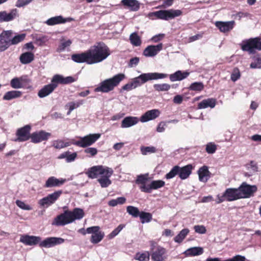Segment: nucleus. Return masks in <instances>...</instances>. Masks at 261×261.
I'll return each instance as SVG.
<instances>
[{
  "label": "nucleus",
  "instance_id": "25",
  "mask_svg": "<svg viewBox=\"0 0 261 261\" xmlns=\"http://www.w3.org/2000/svg\"><path fill=\"white\" fill-rule=\"evenodd\" d=\"M198 174L199 180L204 182H206L211 177V172L206 166L200 167L198 170Z\"/></svg>",
  "mask_w": 261,
  "mask_h": 261
},
{
  "label": "nucleus",
  "instance_id": "61",
  "mask_svg": "<svg viewBox=\"0 0 261 261\" xmlns=\"http://www.w3.org/2000/svg\"><path fill=\"white\" fill-rule=\"evenodd\" d=\"M33 1V0H17L15 6L18 8L22 7L28 5Z\"/></svg>",
  "mask_w": 261,
  "mask_h": 261
},
{
  "label": "nucleus",
  "instance_id": "63",
  "mask_svg": "<svg viewBox=\"0 0 261 261\" xmlns=\"http://www.w3.org/2000/svg\"><path fill=\"white\" fill-rule=\"evenodd\" d=\"M84 152L86 153H89L91 156H93L97 154V150L96 148L94 147H89L85 149Z\"/></svg>",
  "mask_w": 261,
  "mask_h": 261
},
{
  "label": "nucleus",
  "instance_id": "27",
  "mask_svg": "<svg viewBox=\"0 0 261 261\" xmlns=\"http://www.w3.org/2000/svg\"><path fill=\"white\" fill-rule=\"evenodd\" d=\"M165 185V181L162 180H153L150 185H148V188L143 187V191L145 193H150L152 190H156L164 187Z\"/></svg>",
  "mask_w": 261,
  "mask_h": 261
},
{
  "label": "nucleus",
  "instance_id": "41",
  "mask_svg": "<svg viewBox=\"0 0 261 261\" xmlns=\"http://www.w3.org/2000/svg\"><path fill=\"white\" fill-rule=\"evenodd\" d=\"M66 224L63 213L57 216L52 222V225L56 226H64Z\"/></svg>",
  "mask_w": 261,
  "mask_h": 261
},
{
  "label": "nucleus",
  "instance_id": "2",
  "mask_svg": "<svg viewBox=\"0 0 261 261\" xmlns=\"http://www.w3.org/2000/svg\"><path fill=\"white\" fill-rule=\"evenodd\" d=\"M75 81V79L72 76L64 77L60 74H55L51 80V83L44 86L38 92V96L40 98L47 96L57 88L59 84H68Z\"/></svg>",
  "mask_w": 261,
  "mask_h": 261
},
{
  "label": "nucleus",
  "instance_id": "13",
  "mask_svg": "<svg viewBox=\"0 0 261 261\" xmlns=\"http://www.w3.org/2000/svg\"><path fill=\"white\" fill-rule=\"evenodd\" d=\"M167 249L161 246H158L155 250L150 252V256L152 261H166L167 258Z\"/></svg>",
  "mask_w": 261,
  "mask_h": 261
},
{
  "label": "nucleus",
  "instance_id": "26",
  "mask_svg": "<svg viewBox=\"0 0 261 261\" xmlns=\"http://www.w3.org/2000/svg\"><path fill=\"white\" fill-rule=\"evenodd\" d=\"M139 120L140 119L137 117L127 116L122 121L121 127L122 128L131 127L138 123Z\"/></svg>",
  "mask_w": 261,
  "mask_h": 261
},
{
  "label": "nucleus",
  "instance_id": "40",
  "mask_svg": "<svg viewBox=\"0 0 261 261\" xmlns=\"http://www.w3.org/2000/svg\"><path fill=\"white\" fill-rule=\"evenodd\" d=\"M141 222L143 224L149 223L152 219V215L151 213L141 211L139 215Z\"/></svg>",
  "mask_w": 261,
  "mask_h": 261
},
{
  "label": "nucleus",
  "instance_id": "36",
  "mask_svg": "<svg viewBox=\"0 0 261 261\" xmlns=\"http://www.w3.org/2000/svg\"><path fill=\"white\" fill-rule=\"evenodd\" d=\"M73 221L75 220H80L85 216V213L83 209L80 208H74L73 211H70Z\"/></svg>",
  "mask_w": 261,
  "mask_h": 261
},
{
  "label": "nucleus",
  "instance_id": "47",
  "mask_svg": "<svg viewBox=\"0 0 261 261\" xmlns=\"http://www.w3.org/2000/svg\"><path fill=\"white\" fill-rule=\"evenodd\" d=\"M254 62H252L250 67L251 68H261V57L257 56L253 58Z\"/></svg>",
  "mask_w": 261,
  "mask_h": 261
},
{
  "label": "nucleus",
  "instance_id": "54",
  "mask_svg": "<svg viewBox=\"0 0 261 261\" xmlns=\"http://www.w3.org/2000/svg\"><path fill=\"white\" fill-rule=\"evenodd\" d=\"M71 43L70 40L61 42L57 48V51L59 53L64 51L67 47L71 45Z\"/></svg>",
  "mask_w": 261,
  "mask_h": 261
},
{
  "label": "nucleus",
  "instance_id": "55",
  "mask_svg": "<svg viewBox=\"0 0 261 261\" xmlns=\"http://www.w3.org/2000/svg\"><path fill=\"white\" fill-rule=\"evenodd\" d=\"M124 225L123 224H120L118 226L117 228H116L114 230H113L108 236L109 238L111 239L116 237L120 231L123 228Z\"/></svg>",
  "mask_w": 261,
  "mask_h": 261
},
{
  "label": "nucleus",
  "instance_id": "19",
  "mask_svg": "<svg viewBox=\"0 0 261 261\" xmlns=\"http://www.w3.org/2000/svg\"><path fill=\"white\" fill-rule=\"evenodd\" d=\"M163 46L161 43L156 45H149L145 48L143 54L145 57H154L163 49Z\"/></svg>",
  "mask_w": 261,
  "mask_h": 261
},
{
  "label": "nucleus",
  "instance_id": "58",
  "mask_svg": "<svg viewBox=\"0 0 261 261\" xmlns=\"http://www.w3.org/2000/svg\"><path fill=\"white\" fill-rule=\"evenodd\" d=\"M39 204L41 206L48 207L53 203L49 200L48 197L46 196L40 199L39 201Z\"/></svg>",
  "mask_w": 261,
  "mask_h": 261
},
{
  "label": "nucleus",
  "instance_id": "4",
  "mask_svg": "<svg viewBox=\"0 0 261 261\" xmlns=\"http://www.w3.org/2000/svg\"><path fill=\"white\" fill-rule=\"evenodd\" d=\"M125 77V76L123 73L117 74L113 77L106 79L100 83L99 85L95 88L94 91L108 93L113 90Z\"/></svg>",
  "mask_w": 261,
  "mask_h": 261
},
{
  "label": "nucleus",
  "instance_id": "43",
  "mask_svg": "<svg viewBox=\"0 0 261 261\" xmlns=\"http://www.w3.org/2000/svg\"><path fill=\"white\" fill-rule=\"evenodd\" d=\"M127 212L134 218L139 217L140 212L138 207L129 205L126 207Z\"/></svg>",
  "mask_w": 261,
  "mask_h": 261
},
{
  "label": "nucleus",
  "instance_id": "11",
  "mask_svg": "<svg viewBox=\"0 0 261 261\" xmlns=\"http://www.w3.org/2000/svg\"><path fill=\"white\" fill-rule=\"evenodd\" d=\"M100 137L99 134H90L76 141L73 144L83 148L89 146L94 143Z\"/></svg>",
  "mask_w": 261,
  "mask_h": 261
},
{
  "label": "nucleus",
  "instance_id": "53",
  "mask_svg": "<svg viewBox=\"0 0 261 261\" xmlns=\"http://www.w3.org/2000/svg\"><path fill=\"white\" fill-rule=\"evenodd\" d=\"M156 151L155 147L153 146H143L141 147V151L143 155H146L148 153H154Z\"/></svg>",
  "mask_w": 261,
  "mask_h": 261
},
{
  "label": "nucleus",
  "instance_id": "38",
  "mask_svg": "<svg viewBox=\"0 0 261 261\" xmlns=\"http://www.w3.org/2000/svg\"><path fill=\"white\" fill-rule=\"evenodd\" d=\"M129 40L130 43L135 46H139L142 43L141 38L137 32H134L130 35Z\"/></svg>",
  "mask_w": 261,
  "mask_h": 261
},
{
  "label": "nucleus",
  "instance_id": "30",
  "mask_svg": "<svg viewBox=\"0 0 261 261\" xmlns=\"http://www.w3.org/2000/svg\"><path fill=\"white\" fill-rule=\"evenodd\" d=\"M203 249L200 247H194L189 248L185 251L184 254L187 256H194L202 254Z\"/></svg>",
  "mask_w": 261,
  "mask_h": 261
},
{
  "label": "nucleus",
  "instance_id": "33",
  "mask_svg": "<svg viewBox=\"0 0 261 261\" xmlns=\"http://www.w3.org/2000/svg\"><path fill=\"white\" fill-rule=\"evenodd\" d=\"M19 60L22 64H29L34 60V55L31 52L23 53L20 55Z\"/></svg>",
  "mask_w": 261,
  "mask_h": 261
},
{
  "label": "nucleus",
  "instance_id": "17",
  "mask_svg": "<svg viewBox=\"0 0 261 261\" xmlns=\"http://www.w3.org/2000/svg\"><path fill=\"white\" fill-rule=\"evenodd\" d=\"M18 16V10L16 8L11 10L9 13L6 11H0V22L11 21Z\"/></svg>",
  "mask_w": 261,
  "mask_h": 261
},
{
  "label": "nucleus",
  "instance_id": "15",
  "mask_svg": "<svg viewBox=\"0 0 261 261\" xmlns=\"http://www.w3.org/2000/svg\"><path fill=\"white\" fill-rule=\"evenodd\" d=\"M51 136V134L41 130L31 134V142L34 143H38L43 141H46Z\"/></svg>",
  "mask_w": 261,
  "mask_h": 261
},
{
  "label": "nucleus",
  "instance_id": "8",
  "mask_svg": "<svg viewBox=\"0 0 261 261\" xmlns=\"http://www.w3.org/2000/svg\"><path fill=\"white\" fill-rule=\"evenodd\" d=\"M241 46L242 50L254 54L256 50H261V38L255 37L245 40Z\"/></svg>",
  "mask_w": 261,
  "mask_h": 261
},
{
  "label": "nucleus",
  "instance_id": "29",
  "mask_svg": "<svg viewBox=\"0 0 261 261\" xmlns=\"http://www.w3.org/2000/svg\"><path fill=\"white\" fill-rule=\"evenodd\" d=\"M216 99L213 98L204 99L198 104V108L199 109H205L208 107L214 108L216 105Z\"/></svg>",
  "mask_w": 261,
  "mask_h": 261
},
{
  "label": "nucleus",
  "instance_id": "10",
  "mask_svg": "<svg viewBox=\"0 0 261 261\" xmlns=\"http://www.w3.org/2000/svg\"><path fill=\"white\" fill-rule=\"evenodd\" d=\"M240 196L242 198H248L253 196L254 193L257 191V188L255 185H250L246 182H243L238 188Z\"/></svg>",
  "mask_w": 261,
  "mask_h": 261
},
{
  "label": "nucleus",
  "instance_id": "20",
  "mask_svg": "<svg viewBox=\"0 0 261 261\" xmlns=\"http://www.w3.org/2000/svg\"><path fill=\"white\" fill-rule=\"evenodd\" d=\"M160 111L158 109L149 110L141 116L140 120L142 122H146L155 119L160 116Z\"/></svg>",
  "mask_w": 261,
  "mask_h": 261
},
{
  "label": "nucleus",
  "instance_id": "39",
  "mask_svg": "<svg viewBox=\"0 0 261 261\" xmlns=\"http://www.w3.org/2000/svg\"><path fill=\"white\" fill-rule=\"evenodd\" d=\"M189 232V230L188 228L182 229L179 233L174 238L175 242L180 243L185 239L186 236Z\"/></svg>",
  "mask_w": 261,
  "mask_h": 261
},
{
  "label": "nucleus",
  "instance_id": "48",
  "mask_svg": "<svg viewBox=\"0 0 261 261\" xmlns=\"http://www.w3.org/2000/svg\"><path fill=\"white\" fill-rule=\"evenodd\" d=\"M241 77V72L239 69L238 67H235L233 69L231 76V80L235 82Z\"/></svg>",
  "mask_w": 261,
  "mask_h": 261
},
{
  "label": "nucleus",
  "instance_id": "24",
  "mask_svg": "<svg viewBox=\"0 0 261 261\" xmlns=\"http://www.w3.org/2000/svg\"><path fill=\"white\" fill-rule=\"evenodd\" d=\"M66 181V179H58L54 176L49 177L46 181L44 186V188H51L55 187H59L63 185Z\"/></svg>",
  "mask_w": 261,
  "mask_h": 261
},
{
  "label": "nucleus",
  "instance_id": "32",
  "mask_svg": "<svg viewBox=\"0 0 261 261\" xmlns=\"http://www.w3.org/2000/svg\"><path fill=\"white\" fill-rule=\"evenodd\" d=\"M66 21V19L60 15L49 18L46 20V23L48 25H54L56 24L64 23Z\"/></svg>",
  "mask_w": 261,
  "mask_h": 261
},
{
  "label": "nucleus",
  "instance_id": "16",
  "mask_svg": "<svg viewBox=\"0 0 261 261\" xmlns=\"http://www.w3.org/2000/svg\"><path fill=\"white\" fill-rule=\"evenodd\" d=\"M64 242V239L61 238L49 237L47 238L42 241H40V247L49 248Z\"/></svg>",
  "mask_w": 261,
  "mask_h": 261
},
{
  "label": "nucleus",
  "instance_id": "5",
  "mask_svg": "<svg viewBox=\"0 0 261 261\" xmlns=\"http://www.w3.org/2000/svg\"><path fill=\"white\" fill-rule=\"evenodd\" d=\"M193 168L194 167L191 164H188L182 167L176 165L171 169L169 173L166 174L165 177L167 179H171L176 175H178L181 179H186L191 174Z\"/></svg>",
  "mask_w": 261,
  "mask_h": 261
},
{
  "label": "nucleus",
  "instance_id": "12",
  "mask_svg": "<svg viewBox=\"0 0 261 261\" xmlns=\"http://www.w3.org/2000/svg\"><path fill=\"white\" fill-rule=\"evenodd\" d=\"M110 168L102 165L94 166L88 169L86 174L90 178H96L104 174Z\"/></svg>",
  "mask_w": 261,
  "mask_h": 261
},
{
  "label": "nucleus",
  "instance_id": "60",
  "mask_svg": "<svg viewBox=\"0 0 261 261\" xmlns=\"http://www.w3.org/2000/svg\"><path fill=\"white\" fill-rule=\"evenodd\" d=\"M194 229L196 232L199 234H204L206 232V228L204 225H195Z\"/></svg>",
  "mask_w": 261,
  "mask_h": 261
},
{
  "label": "nucleus",
  "instance_id": "44",
  "mask_svg": "<svg viewBox=\"0 0 261 261\" xmlns=\"http://www.w3.org/2000/svg\"><path fill=\"white\" fill-rule=\"evenodd\" d=\"M153 88L157 91H167L170 89L171 86L166 83L158 84H154Z\"/></svg>",
  "mask_w": 261,
  "mask_h": 261
},
{
  "label": "nucleus",
  "instance_id": "45",
  "mask_svg": "<svg viewBox=\"0 0 261 261\" xmlns=\"http://www.w3.org/2000/svg\"><path fill=\"white\" fill-rule=\"evenodd\" d=\"M71 143L68 142H65L62 140L55 141L53 143V146L57 149H61L65 147L70 146Z\"/></svg>",
  "mask_w": 261,
  "mask_h": 261
},
{
  "label": "nucleus",
  "instance_id": "42",
  "mask_svg": "<svg viewBox=\"0 0 261 261\" xmlns=\"http://www.w3.org/2000/svg\"><path fill=\"white\" fill-rule=\"evenodd\" d=\"M104 237V233L98 231L97 232L92 234L90 241L93 244H97L100 242Z\"/></svg>",
  "mask_w": 261,
  "mask_h": 261
},
{
  "label": "nucleus",
  "instance_id": "22",
  "mask_svg": "<svg viewBox=\"0 0 261 261\" xmlns=\"http://www.w3.org/2000/svg\"><path fill=\"white\" fill-rule=\"evenodd\" d=\"M113 173V170L112 168H110L101 177L98 179V181L102 188L108 187L112 183L109 178Z\"/></svg>",
  "mask_w": 261,
  "mask_h": 261
},
{
  "label": "nucleus",
  "instance_id": "35",
  "mask_svg": "<svg viewBox=\"0 0 261 261\" xmlns=\"http://www.w3.org/2000/svg\"><path fill=\"white\" fill-rule=\"evenodd\" d=\"M84 103L83 100H79L77 101H71L68 102L65 106L66 108L68 109L67 115H69L71 112L75 109H76L82 105Z\"/></svg>",
  "mask_w": 261,
  "mask_h": 261
},
{
  "label": "nucleus",
  "instance_id": "14",
  "mask_svg": "<svg viewBox=\"0 0 261 261\" xmlns=\"http://www.w3.org/2000/svg\"><path fill=\"white\" fill-rule=\"evenodd\" d=\"M31 127L29 125H26L22 127L18 128L16 133L17 138L15 141L24 142L31 139L30 134Z\"/></svg>",
  "mask_w": 261,
  "mask_h": 261
},
{
  "label": "nucleus",
  "instance_id": "49",
  "mask_svg": "<svg viewBox=\"0 0 261 261\" xmlns=\"http://www.w3.org/2000/svg\"><path fill=\"white\" fill-rule=\"evenodd\" d=\"M21 88H29L31 87V80L27 76L20 77Z\"/></svg>",
  "mask_w": 261,
  "mask_h": 261
},
{
  "label": "nucleus",
  "instance_id": "51",
  "mask_svg": "<svg viewBox=\"0 0 261 261\" xmlns=\"http://www.w3.org/2000/svg\"><path fill=\"white\" fill-rule=\"evenodd\" d=\"M62 191L60 190L56 191L54 193L49 194L47 197L49 200L51 201L53 203H54L55 201L59 198L60 195L62 194Z\"/></svg>",
  "mask_w": 261,
  "mask_h": 261
},
{
  "label": "nucleus",
  "instance_id": "28",
  "mask_svg": "<svg viewBox=\"0 0 261 261\" xmlns=\"http://www.w3.org/2000/svg\"><path fill=\"white\" fill-rule=\"evenodd\" d=\"M190 72L187 71L182 72L181 70H178L174 73L170 74L169 79L171 82L181 81L187 78Z\"/></svg>",
  "mask_w": 261,
  "mask_h": 261
},
{
  "label": "nucleus",
  "instance_id": "59",
  "mask_svg": "<svg viewBox=\"0 0 261 261\" xmlns=\"http://www.w3.org/2000/svg\"><path fill=\"white\" fill-rule=\"evenodd\" d=\"M64 215L65 220L67 222V224L73 222V219L72 218L71 214L70 211L66 210L63 212Z\"/></svg>",
  "mask_w": 261,
  "mask_h": 261
},
{
  "label": "nucleus",
  "instance_id": "23",
  "mask_svg": "<svg viewBox=\"0 0 261 261\" xmlns=\"http://www.w3.org/2000/svg\"><path fill=\"white\" fill-rule=\"evenodd\" d=\"M121 4L124 8L128 9L132 11H137L140 7V3L137 0H122Z\"/></svg>",
  "mask_w": 261,
  "mask_h": 261
},
{
  "label": "nucleus",
  "instance_id": "9",
  "mask_svg": "<svg viewBox=\"0 0 261 261\" xmlns=\"http://www.w3.org/2000/svg\"><path fill=\"white\" fill-rule=\"evenodd\" d=\"M238 188H227L222 195H217L216 203L219 204L224 201H232L241 199Z\"/></svg>",
  "mask_w": 261,
  "mask_h": 261
},
{
  "label": "nucleus",
  "instance_id": "50",
  "mask_svg": "<svg viewBox=\"0 0 261 261\" xmlns=\"http://www.w3.org/2000/svg\"><path fill=\"white\" fill-rule=\"evenodd\" d=\"M20 77H14L10 81V85L11 87L14 89L21 88V86Z\"/></svg>",
  "mask_w": 261,
  "mask_h": 261
},
{
  "label": "nucleus",
  "instance_id": "46",
  "mask_svg": "<svg viewBox=\"0 0 261 261\" xmlns=\"http://www.w3.org/2000/svg\"><path fill=\"white\" fill-rule=\"evenodd\" d=\"M204 89V85L202 82H194L191 84L189 89L195 91H201Z\"/></svg>",
  "mask_w": 261,
  "mask_h": 261
},
{
  "label": "nucleus",
  "instance_id": "6",
  "mask_svg": "<svg viewBox=\"0 0 261 261\" xmlns=\"http://www.w3.org/2000/svg\"><path fill=\"white\" fill-rule=\"evenodd\" d=\"M167 76L166 74L157 72L142 73L138 77L133 79L130 82L135 89L148 81L164 79Z\"/></svg>",
  "mask_w": 261,
  "mask_h": 261
},
{
  "label": "nucleus",
  "instance_id": "37",
  "mask_svg": "<svg viewBox=\"0 0 261 261\" xmlns=\"http://www.w3.org/2000/svg\"><path fill=\"white\" fill-rule=\"evenodd\" d=\"M150 253L149 251L138 252L136 253L134 259L139 261H149Z\"/></svg>",
  "mask_w": 261,
  "mask_h": 261
},
{
  "label": "nucleus",
  "instance_id": "21",
  "mask_svg": "<svg viewBox=\"0 0 261 261\" xmlns=\"http://www.w3.org/2000/svg\"><path fill=\"white\" fill-rule=\"evenodd\" d=\"M234 24L235 22L233 20L227 22L216 21L215 22V25L223 33L231 30L233 28Z\"/></svg>",
  "mask_w": 261,
  "mask_h": 261
},
{
  "label": "nucleus",
  "instance_id": "7",
  "mask_svg": "<svg viewBox=\"0 0 261 261\" xmlns=\"http://www.w3.org/2000/svg\"><path fill=\"white\" fill-rule=\"evenodd\" d=\"M182 14V12L180 10H162L149 13V17H154L156 19H160L165 20H169L173 19L176 17L179 16Z\"/></svg>",
  "mask_w": 261,
  "mask_h": 261
},
{
  "label": "nucleus",
  "instance_id": "18",
  "mask_svg": "<svg viewBox=\"0 0 261 261\" xmlns=\"http://www.w3.org/2000/svg\"><path fill=\"white\" fill-rule=\"evenodd\" d=\"M41 238L39 236L22 235L20 237V242L25 245L33 246L40 244Z\"/></svg>",
  "mask_w": 261,
  "mask_h": 261
},
{
  "label": "nucleus",
  "instance_id": "1",
  "mask_svg": "<svg viewBox=\"0 0 261 261\" xmlns=\"http://www.w3.org/2000/svg\"><path fill=\"white\" fill-rule=\"evenodd\" d=\"M110 54L109 47L104 42H98L84 52L72 55L71 58L76 63L91 65L103 61Z\"/></svg>",
  "mask_w": 261,
  "mask_h": 261
},
{
  "label": "nucleus",
  "instance_id": "31",
  "mask_svg": "<svg viewBox=\"0 0 261 261\" xmlns=\"http://www.w3.org/2000/svg\"><path fill=\"white\" fill-rule=\"evenodd\" d=\"M148 180V174L145 175H140L137 176V178L136 180V184L137 185H140V189L143 192H144L143 191V187L148 188V185H146V181Z\"/></svg>",
  "mask_w": 261,
  "mask_h": 261
},
{
  "label": "nucleus",
  "instance_id": "52",
  "mask_svg": "<svg viewBox=\"0 0 261 261\" xmlns=\"http://www.w3.org/2000/svg\"><path fill=\"white\" fill-rule=\"evenodd\" d=\"M62 191L60 190L56 191L54 193L49 194L47 197L49 200L51 201L53 203H54L55 201L59 198L60 195L62 194Z\"/></svg>",
  "mask_w": 261,
  "mask_h": 261
},
{
  "label": "nucleus",
  "instance_id": "57",
  "mask_svg": "<svg viewBox=\"0 0 261 261\" xmlns=\"http://www.w3.org/2000/svg\"><path fill=\"white\" fill-rule=\"evenodd\" d=\"M16 204L19 207L24 210L29 211L32 209L30 205L25 204L23 201L19 200H16Z\"/></svg>",
  "mask_w": 261,
  "mask_h": 261
},
{
  "label": "nucleus",
  "instance_id": "64",
  "mask_svg": "<svg viewBox=\"0 0 261 261\" xmlns=\"http://www.w3.org/2000/svg\"><path fill=\"white\" fill-rule=\"evenodd\" d=\"M100 230V227L98 226H92L88 227L86 229L87 233L94 234Z\"/></svg>",
  "mask_w": 261,
  "mask_h": 261
},
{
  "label": "nucleus",
  "instance_id": "56",
  "mask_svg": "<svg viewBox=\"0 0 261 261\" xmlns=\"http://www.w3.org/2000/svg\"><path fill=\"white\" fill-rule=\"evenodd\" d=\"M217 150V146L213 143H208L205 147L206 152L209 154H213Z\"/></svg>",
  "mask_w": 261,
  "mask_h": 261
},
{
  "label": "nucleus",
  "instance_id": "3",
  "mask_svg": "<svg viewBox=\"0 0 261 261\" xmlns=\"http://www.w3.org/2000/svg\"><path fill=\"white\" fill-rule=\"evenodd\" d=\"M12 30L3 31L0 34V52L6 50L13 45H16L23 41L25 38V34H21L13 36Z\"/></svg>",
  "mask_w": 261,
  "mask_h": 261
},
{
  "label": "nucleus",
  "instance_id": "62",
  "mask_svg": "<svg viewBox=\"0 0 261 261\" xmlns=\"http://www.w3.org/2000/svg\"><path fill=\"white\" fill-rule=\"evenodd\" d=\"M165 37V35L164 34H159L153 36L151 40L153 42L156 43L163 40Z\"/></svg>",
  "mask_w": 261,
  "mask_h": 261
},
{
  "label": "nucleus",
  "instance_id": "34",
  "mask_svg": "<svg viewBox=\"0 0 261 261\" xmlns=\"http://www.w3.org/2000/svg\"><path fill=\"white\" fill-rule=\"evenodd\" d=\"M22 95V92L12 90L7 92L3 96V99L5 100H10L12 99L20 97Z\"/></svg>",
  "mask_w": 261,
  "mask_h": 261
}]
</instances>
